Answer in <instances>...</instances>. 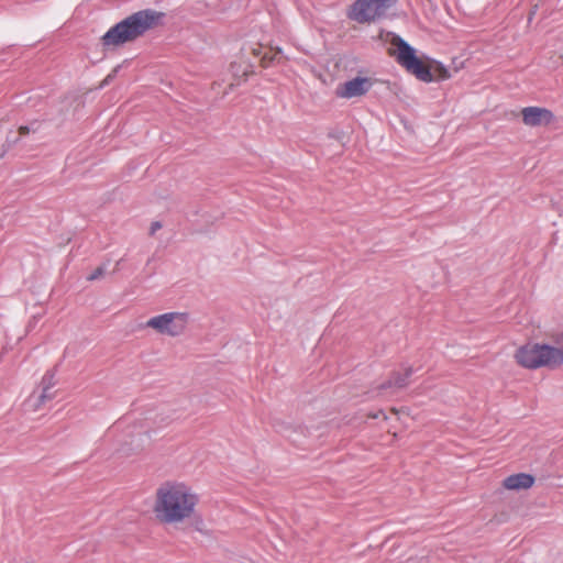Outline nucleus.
Segmentation results:
<instances>
[{"label": "nucleus", "instance_id": "7ed1b4c3", "mask_svg": "<svg viewBox=\"0 0 563 563\" xmlns=\"http://www.w3.org/2000/svg\"><path fill=\"white\" fill-rule=\"evenodd\" d=\"M163 16L162 12L150 9L137 11L110 27L101 37L102 46L115 48L133 42L156 27Z\"/></svg>", "mask_w": 563, "mask_h": 563}, {"label": "nucleus", "instance_id": "0eeeda50", "mask_svg": "<svg viewBox=\"0 0 563 563\" xmlns=\"http://www.w3.org/2000/svg\"><path fill=\"white\" fill-rule=\"evenodd\" d=\"M374 86V80L369 77H355L335 89V96L342 99H352L366 95Z\"/></svg>", "mask_w": 563, "mask_h": 563}, {"label": "nucleus", "instance_id": "ddd939ff", "mask_svg": "<svg viewBox=\"0 0 563 563\" xmlns=\"http://www.w3.org/2000/svg\"><path fill=\"white\" fill-rule=\"evenodd\" d=\"M398 390L400 389L394 385L393 377L389 375L373 389V393L379 397H387L394 395Z\"/></svg>", "mask_w": 563, "mask_h": 563}, {"label": "nucleus", "instance_id": "39448f33", "mask_svg": "<svg viewBox=\"0 0 563 563\" xmlns=\"http://www.w3.org/2000/svg\"><path fill=\"white\" fill-rule=\"evenodd\" d=\"M395 3L396 0H355L346 15L357 23L369 24L384 16Z\"/></svg>", "mask_w": 563, "mask_h": 563}, {"label": "nucleus", "instance_id": "dca6fc26", "mask_svg": "<svg viewBox=\"0 0 563 563\" xmlns=\"http://www.w3.org/2000/svg\"><path fill=\"white\" fill-rule=\"evenodd\" d=\"M35 131H36V129H32V132H35ZM18 132H19L20 136H25L31 132V128L27 125H21L18 129Z\"/></svg>", "mask_w": 563, "mask_h": 563}, {"label": "nucleus", "instance_id": "4468645a", "mask_svg": "<svg viewBox=\"0 0 563 563\" xmlns=\"http://www.w3.org/2000/svg\"><path fill=\"white\" fill-rule=\"evenodd\" d=\"M550 59L553 62L555 66L563 65V52L560 51H553L551 53Z\"/></svg>", "mask_w": 563, "mask_h": 563}, {"label": "nucleus", "instance_id": "9b49d317", "mask_svg": "<svg viewBox=\"0 0 563 563\" xmlns=\"http://www.w3.org/2000/svg\"><path fill=\"white\" fill-rule=\"evenodd\" d=\"M534 477L527 473H517L507 476L501 482V486L506 490H526L533 486Z\"/></svg>", "mask_w": 563, "mask_h": 563}, {"label": "nucleus", "instance_id": "f03ea898", "mask_svg": "<svg viewBox=\"0 0 563 563\" xmlns=\"http://www.w3.org/2000/svg\"><path fill=\"white\" fill-rule=\"evenodd\" d=\"M389 56L408 73L423 82L446 80L451 77L449 69L440 62L428 56H417L416 51L406 41L396 34H389Z\"/></svg>", "mask_w": 563, "mask_h": 563}, {"label": "nucleus", "instance_id": "423d86ee", "mask_svg": "<svg viewBox=\"0 0 563 563\" xmlns=\"http://www.w3.org/2000/svg\"><path fill=\"white\" fill-rule=\"evenodd\" d=\"M188 322L189 316L187 312L175 311L150 318L145 327L157 334L175 338L185 333Z\"/></svg>", "mask_w": 563, "mask_h": 563}, {"label": "nucleus", "instance_id": "f257e3e1", "mask_svg": "<svg viewBox=\"0 0 563 563\" xmlns=\"http://www.w3.org/2000/svg\"><path fill=\"white\" fill-rule=\"evenodd\" d=\"M199 505L200 495L190 483L166 479L155 488L151 510L159 525L177 527L191 521Z\"/></svg>", "mask_w": 563, "mask_h": 563}, {"label": "nucleus", "instance_id": "6e6552de", "mask_svg": "<svg viewBox=\"0 0 563 563\" xmlns=\"http://www.w3.org/2000/svg\"><path fill=\"white\" fill-rule=\"evenodd\" d=\"M521 117L523 124L531 128L549 125L554 121L553 112L542 107H526L521 110Z\"/></svg>", "mask_w": 563, "mask_h": 563}, {"label": "nucleus", "instance_id": "f3484780", "mask_svg": "<svg viewBox=\"0 0 563 563\" xmlns=\"http://www.w3.org/2000/svg\"><path fill=\"white\" fill-rule=\"evenodd\" d=\"M162 228V224L161 222L158 221H154L152 222L151 227H150V234L151 235H154L156 231H158L159 229Z\"/></svg>", "mask_w": 563, "mask_h": 563}, {"label": "nucleus", "instance_id": "2eb2a0df", "mask_svg": "<svg viewBox=\"0 0 563 563\" xmlns=\"http://www.w3.org/2000/svg\"><path fill=\"white\" fill-rule=\"evenodd\" d=\"M104 274V269L103 267H97L88 277L87 279L89 282H92V280H96L98 278H100L101 276H103Z\"/></svg>", "mask_w": 563, "mask_h": 563}, {"label": "nucleus", "instance_id": "aec40b11", "mask_svg": "<svg viewBox=\"0 0 563 563\" xmlns=\"http://www.w3.org/2000/svg\"><path fill=\"white\" fill-rule=\"evenodd\" d=\"M280 53H282V49H280V48H277V49H276V55H277V54H280Z\"/></svg>", "mask_w": 563, "mask_h": 563}, {"label": "nucleus", "instance_id": "1a4fd4ad", "mask_svg": "<svg viewBox=\"0 0 563 563\" xmlns=\"http://www.w3.org/2000/svg\"><path fill=\"white\" fill-rule=\"evenodd\" d=\"M55 384V375L49 372L45 373L40 384V393H34L27 400L33 410L40 409L46 401L54 398Z\"/></svg>", "mask_w": 563, "mask_h": 563}, {"label": "nucleus", "instance_id": "a211bd4d", "mask_svg": "<svg viewBox=\"0 0 563 563\" xmlns=\"http://www.w3.org/2000/svg\"><path fill=\"white\" fill-rule=\"evenodd\" d=\"M382 417L384 420H387V416L384 413L383 410L377 411L376 413L368 415V418L377 419Z\"/></svg>", "mask_w": 563, "mask_h": 563}, {"label": "nucleus", "instance_id": "6ab92c4d", "mask_svg": "<svg viewBox=\"0 0 563 563\" xmlns=\"http://www.w3.org/2000/svg\"><path fill=\"white\" fill-rule=\"evenodd\" d=\"M390 411H391L394 415H398V413H400V412H405V409H402V408H401V409H397V408H395V407H394V408H391V409H390Z\"/></svg>", "mask_w": 563, "mask_h": 563}, {"label": "nucleus", "instance_id": "9d476101", "mask_svg": "<svg viewBox=\"0 0 563 563\" xmlns=\"http://www.w3.org/2000/svg\"><path fill=\"white\" fill-rule=\"evenodd\" d=\"M148 435L146 433L131 434L121 444L120 452L124 456H133L142 453L146 448Z\"/></svg>", "mask_w": 563, "mask_h": 563}, {"label": "nucleus", "instance_id": "20e7f679", "mask_svg": "<svg viewBox=\"0 0 563 563\" xmlns=\"http://www.w3.org/2000/svg\"><path fill=\"white\" fill-rule=\"evenodd\" d=\"M558 346L529 342L519 346L514 354L516 363L527 369L555 367L563 363V342Z\"/></svg>", "mask_w": 563, "mask_h": 563}, {"label": "nucleus", "instance_id": "f8f14e48", "mask_svg": "<svg viewBox=\"0 0 563 563\" xmlns=\"http://www.w3.org/2000/svg\"><path fill=\"white\" fill-rule=\"evenodd\" d=\"M419 369L420 366L404 364L400 368L390 373L394 385L399 389L405 388L410 383L411 376Z\"/></svg>", "mask_w": 563, "mask_h": 563}]
</instances>
